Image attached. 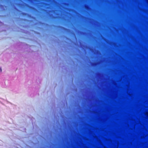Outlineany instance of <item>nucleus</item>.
<instances>
[{
	"label": "nucleus",
	"instance_id": "f257e3e1",
	"mask_svg": "<svg viewBox=\"0 0 148 148\" xmlns=\"http://www.w3.org/2000/svg\"><path fill=\"white\" fill-rule=\"evenodd\" d=\"M47 9H125L124 8H76L75 9H72L68 8H64V9H62L61 8L56 9L55 8H48Z\"/></svg>",
	"mask_w": 148,
	"mask_h": 148
},
{
	"label": "nucleus",
	"instance_id": "f03ea898",
	"mask_svg": "<svg viewBox=\"0 0 148 148\" xmlns=\"http://www.w3.org/2000/svg\"><path fill=\"white\" fill-rule=\"evenodd\" d=\"M58 27L59 28H61V29H66L62 27H61V26H58Z\"/></svg>",
	"mask_w": 148,
	"mask_h": 148
},
{
	"label": "nucleus",
	"instance_id": "7ed1b4c3",
	"mask_svg": "<svg viewBox=\"0 0 148 148\" xmlns=\"http://www.w3.org/2000/svg\"><path fill=\"white\" fill-rule=\"evenodd\" d=\"M22 14L23 15L26 16L28 15V14L25 13H22Z\"/></svg>",
	"mask_w": 148,
	"mask_h": 148
},
{
	"label": "nucleus",
	"instance_id": "20e7f679",
	"mask_svg": "<svg viewBox=\"0 0 148 148\" xmlns=\"http://www.w3.org/2000/svg\"><path fill=\"white\" fill-rule=\"evenodd\" d=\"M31 9L34 10V9H37L36 8H33V7H32Z\"/></svg>",
	"mask_w": 148,
	"mask_h": 148
},
{
	"label": "nucleus",
	"instance_id": "39448f33",
	"mask_svg": "<svg viewBox=\"0 0 148 148\" xmlns=\"http://www.w3.org/2000/svg\"><path fill=\"white\" fill-rule=\"evenodd\" d=\"M2 71V69L1 68H0V72H1Z\"/></svg>",
	"mask_w": 148,
	"mask_h": 148
},
{
	"label": "nucleus",
	"instance_id": "423d86ee",
	"mask_svg": "<svg viewBox=\"0 0 148 148\" xmlns=\"http://www.w3.org/2000/svg\"><path fill=\"white\" fill-rule=\"evenodd\" d=\"M38 9H41V10H42V9H43V8H40Z\"/></svg>",
	"mask_w": 148,
	"mask_h": 148
},
{
	"label": "nucleus",
	"instance_id": "0eeeda50",
	"mask_svg": "<svg viewBox=\"0 0 148 148\" xmlns=\"http://www.w3.org/2000/svg\"><path fill=\"white\" fill-rule=\"evenodd\" d=\"M14 9H15V10H16V9H18L17 8H15Z\"/></svg>",
	"mask_w": 148,
	"mask_h": 148
},
{
	"label": "nucleus",
	"instance_id": "6e6552de",
	"mask_svg": "<svg viewBox=\"0 0 148 148\" xmlns=\"http://www.w3.org/2000/svg\"><path fill=\"white\" fill-rule=\"evenodd\" d=\"M17 10V11H19V10Z\"/></svg>",
	"mask_w": 148,
	"mask_h": 148
}]
</instances>
